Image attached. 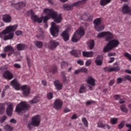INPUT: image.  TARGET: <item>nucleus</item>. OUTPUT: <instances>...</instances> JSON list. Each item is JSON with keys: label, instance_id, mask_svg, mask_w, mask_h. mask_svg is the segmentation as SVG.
<instances>
[{"label": "nucleus", "instance_id": "5fc2aeb1", "mask_svg": "<svg viewBox=\"0 0 131 131\" xmlns=\"http://www.w3.org/2000/svg\"><path fill=\"white\" fill-rule=\"evenodd\" d=\"M22 33H23V32L21 30H17L15 31V34L17 35V36H19V35H22Z\"/></svg>", "mask_w": 131, "mask_h": 131}, {"label": "nucleus", "instance_id": "a878e982", "mask_svg": "<svg viewBox=\"0 0 131 131\" xmlns=\"http://www.w3.org/2000/svg\"><path fill=\"white\" fill-rule=\"evenodd\" d=\"M95 63L97 66H101L103 64V57L98 55L95 60Z\"/></svg>", "mask_w": 131, "mask_h": 131}, {"label": "nucleus", "instance_id": "1a4fd4ad", "mask_svg": "<svg viewBox=\"0 0 131 131\" xmlns=\"http://www.w3.org/2000/svg\"><path fill=\"white\" fill-rule=\"evenodd\" d=\"M50 32L53 36L56 37L59 33V28L56 26V24L54 22L51 23V28Z\"/></svg>", "mask_w": 131, "mask_h": 131}, {"label": "nucleus", "instance_id": "a19ab883", "mask_svg": "<svg viewBox=\"0 0 131 131\" xmlns=\"http://www.w3.org/2000/svg\"><path fill=\"white\" fill-rule=\"evenodd\" d=\"M5 112V104L0 103V114H3Z\"/></svg>", "mask_w": 131, "mask_h": 131}, {"label": "nucleus", "instance_id": "a18cd8bd", "mask_svg": "<svg viewBox=\"0 0 131 131\" xmlns=\"http://www.w3.org/2000/svg\"><path fill=\"white\" fill-rule=\"evenodd\" d=\"M4 129L6 131H12V130H13V127H12L11 126H10L9 125H6L4 127Z\"/></svg>", "mask_w": 131, "mask_h": 131}, {"label": "nucleus", "instance_id": "79ce46f5", "mask_svg": "<svg viewBox=\"0 0 131 131\" xmlns=\"http://www.w3.org/2000/svg\"><path fill=\"white\" fill-rule=\"evenodd\" d=\"M82 122H83V123L85 127H89V122H88V120H86V118H83L82 119Z\"/></svg>", "mask_w": 131, "mask_h": 131}, {"label": "nucleus", "instance_id": "9d476101", "mask_svg": "<svg viewBox=\"0 0 131 131\" xmlns=\"http://www.w3.org/2000/svg\"><path fill=\"white\" fill-rule=\"evenodd\" d=\"M13 105V103L8 102L7 103L6 113L8 116H12L13 114V110L14 109Z\"/></svg>", "mask_w": 131, "mask_h": 131}, {"label": "nucleus", "instance_id": "680f3d73", "mask_svg": "<svg viewBox=\"0 0 131 131\" xmlns=\"http://www.w3.org/2000/svg\"><path fill=\"white\" fill-rule=\"evenodd\" d=\"M114 98L115 100H120L121 97L119 95H115L114 96Z\"/></svg>", "mask_w": 131, "mask_h": 131}, {"label": "nucleus", "instance_id": "39448f33", "mask_svg": "<svg viewBox=\"0 0 131 131\" xmlns=\"http://www.w3.org/2000/svg\"><path fill=\"white\" fill-rule=\"evenodd\" d=\"M40 124V116L39 115L34 116L32 118L31 123L28 124V127L30 130L32 129L33 126H39Z\"/></svg>", "mask_w": 131, "mask_h": 131}, {"label": "nucleus", "instance_id": "052dcab7", "mask_svg": "<svg viewBox=\"0 0 131 131\" xmlns=\"http://www.w3.org/2000/svg\"><path fill=\"white\" fill-rule=\"evenodd\" d=\"M8 69V66H4L0 68V70H2V71H5Z\"/></svg>", "mask_w": 131, "mask_h": 131}, {"label": "nucleus", "instance_id": "cd10ccee", "mask_svg": "<svg viewBox=\"0 0 131 131\" xmlns=\"http://www.w3.org/2000/svg\"><path fill=\"white\" fill-rule=\"evenodd\" d=\"M73 7H76L73 5V3L72 5H68L66 4L62 6V8L65 10V11H71L73 9Z\"/></svg>", "mask_w": 131, "mask_h": 131}, {"label": "nucleus", "instance_id": "e433bc0d", "mask_svg": "<svg viewBox=\"0 0 131 131\" xmlns=\"http://www.w3.org/2000/svg\"><path fill=\"white\" fill-rule=\"evenodd\" d=\"M44 14H46V15H47V16H45L44 17H42L43 19V23H47V22H48V20H49V19H50V18H52L51 16L49 15V13H47L46 12H45V9H43V11Z\"/></svg>", "mask_w": 131, "mask_h": 131}, {"label": "nucleus", "instance_id": "5701e85b", "mask_svg": "<svg viewBox=\"0 0 131 131\" xmlns=\"http://www.w3.org/2000/svg\"><path fill=\"white\" fill-rule=\"evenodd\" d=\"M28 48V46L24 43H18L16 45L17 51H25Z\"/></svg>", "mask_w": 131, "mask_h": 131}, {"label": "nucleus", "instance_id": "4468645a", "mask_svg": "<svg viewBox=\"0 0 131 131\" xmlns=\"http://www.w3.org/2000/svg\"><path fill=\"white\" fill-rule=\"evenodd\" d=\"M63 106V102L60 99L55 100L54 103V108L56 110H60Z\"/></svg>", "mask_w": 131, "mask_h": 131}, {"label": "nucleus", "instance_id": "4d7b16f0", "mask_svg": "<svg viewBox=\"0 0 131 131\" xmlns=\"http://www.w3.org/2000/svg\"><path fill=\"white\" fill-rule=\"evenodd\" d=\"M77 64H78L79 65H80V66H82L84 65V62L83 61V60H78L77 61Z\"/></svg>", "mask_w": 131, "mask_h": 131}, {"label": "nucleus", "instance_id": "c9c22d12", "mask_svg": "<svg viewBox=\"0 0 131 131\" xmlns=\"http://www.w3.org/2000/svg\"><path fill=\"white\" fill-rule=\"evenodd\" d=\"M86 1L88 0L79 1L75 3H73V6L79 7V6H81V5L85 4V2H86Z\"/></svg>", "mask_w": 131, "mask_h": 131}, {"label": "nucleus", "instance_id": "9b49d317", "mask_svg": "<svg viewBox=\"0 0 131 131\" xmlns=\"http://www.w3.org/2000/svg\"><path fill=\"white\" fill-rule=\"evenodd\" d=\"M59 43H60L59 42L52 39L48 43V47L50 50H55V49L59 46Z\"/></svg>", "mask_w": 131, "mask_h": 131}, {"label": "nucleus", "instance_id": "393cba45", "mask_svg": "<svg viewBox=\"0 0 131 131\" xmlns=\"http://www.w3.org/2000/svg\"><path fill=\"white\" fill-rule=\"evenodd\" d=\"M82 55L85 58H92L94 56V52L93 51H83Z\"/></svg>", "mask_w": 131, "mask_h": 131}, {"label": "nucleus", "instance_id": "864d4df0", "mask_svg": "<svg viewBox=\"0 0 131 131\" xmlns=\"http://www.w3.org/2000/svg\"><path fill=\"white\" fill-rule=\"evenodd\" d=\"M105 125H104L102 122H98L97 123V126L98 127H101L102 128H104V126Z\"/></svg>", "mask_w": 131, "mask_h": 131}, {"label": "nucleus", "instance_id": "4be33fe9", "mask_svg": "<svg viewBox=\"0 0 131 131\" xmlns=\"http://www.w3.org/2000/svg\"><path fill=\"white\" fill-rule=\"evenodd\" d=\"M54 85L57 91H61L63 89V84L60 83L59 80H55L54 82Z\"/></svg>", "mask_w": 131, "mask_h": 131}, {"label": "nucleus", "instance_id": "4c0bfd02", "mask_svg": "<svg viewBox=\"0 0 131 131\" xmlns=\"http://www.w3.org/2000/svg\"><path fill=\"white\" fill-rule=\"evenodd\" d=\"M39 102V99H38V97L36 96L32 100H30L29 103L30 104H36Z\"/></svg>", "mask_w": 131, "mask_h": 131}, {"label": "nucleus", "instance_id": "09e8293b", "mask_svg": "<svg viewBox=\"0 0 131 131\" xmlns=\"http://www.w3.org/2000/svg\"><path fill=\"white\" fill-rule=\"evenodd\" d=\"M47 98L48 100H52V98H53V93L50 92L47 94Z\"/></svg>", "mask_w": 131, "mask_h": 131}, {"label": "nucleus", "instance_id": "bb28decb", "mask_svg": "<svg viewBox=\"0 0 131 131\" xmlns=\"http://www.w3.org/2000/svg\"><path fill=\"white\" fill-rule=\"evenodd\" d=\"M61 36H62L64 41H68V40H69V33H68V31L67 30L63 31Z\"/></svg>", "mask_w": 131, "mask_h": 131}, {"label": "nucleus", "instance_id": "72a5a7b5", "mask_svg": "<svg viewBox=\"0 0 131 131\" xmlns=\"http://www.w3.org/2000/svg\"><path fill=\"white\" fill-rule=\"evenodd\" d=\"M14 37V33L11 32L8 35H5L4 36V40H8V39H12Z\"/></svg>", "mask_w": 131, "mask_h": 131}, {"label": "nucleus", "instance_id": "338daca9", "mask_svg": "<svg viewBox=\"0 0 131 131\" xmlns=\"http://www.w3.org/2000/svg\"><path fill=\"white\" fill-rule=\"evenodd\" d=\"M0 57L3 58V59H5V58L7 57V54L6 53L0 54Z\"/></svg>", "mask_w": 131, "mask_h": 131}, {"label": "nucleus", "instance_id": "69168bd1", "mask_svg": "<svg viewBox=\"0 0 131 131\" xmlns=\"http://www.w3.org/2000/svg\"><path fill=\"white\" fill-rule=\"evenodd\" d=\"M70 111H71V110H70V109H69V108L66 107L64 111L63 112L64 113H68V112H70Z\"/></svg>", "mask_w": 131, "mask_h": 131}, {"label": "nucleus", "instance_id": "c03bdc74", "mask_svg": "<svg viewBox=\"0 0 131 131\" xmlns=\"http://www.w3.org/2000/svg\"><path fill=\"white\" fill-rule=\"evenodd\" d=\"M118 122V119L117 118H112L111 119V123L112 124H116Z\"/></svg>", "mask_w": 131, "mask_h": 131}, {"label": "nucleus", "instance_id": "473e14b6", "mask_svg": "<svg viewBox=\"0 0 131 131\" xmlns=\"http://www.w3.org/2000/svg\"><path fill=\"white\" fill-rule=\"evenodd\" d=\"M111 3V0H100V5L102 6V7H105V6H107L108 4H110Z\"/></svg>", "mask_w": 131, "mask_h": 131}, {"label": "nucleus", "instance_id": "aec40b11", "mask_svg": "<svg viewBox=\"0 0 131 131\" xmlns=\"http://www.w3.org/2000/svg\"><path fill=\"white\" fill-rule=\"evenodd\" d=\"M86 82L88 84H90L92 86L96 85V80L92 76H89L86 80Z\"/></svg>", "mask_w": 131, "mask_h": 131}, {"label": "nucleus", "instance_id": "f3484780", "mask_svg": "<svg viewBox=\"0 0 131 131\" xmlns=\"http://www.w3.org/2000/svg\"><path fill=\"white\" fill-rule=\"evenodd\" d=\"M114 38V34L111 33L110 31H106L105 32V41H110L112 40Z\"/></svg>", "mask_w": 131, "mask_h": 131}, {"label": "nucleus", "instance_id": "8fccbe9b", "mask_svg": "<svg viewBox=\"0 0 131 131\" xmlns=\"http://www.w3.org/2000/svg\"><path fill=\"white\" fill-rule=\"evenodd\" d=\"M6 119H7V116H4L1 118L0 122L1 123H4V122H5V121H6Z\"/></svg>", "mask_w": 131, "mask_h": 131}, {"label": "nucleus", "instance_id": "13d9d810", "mask_svg": "<svg viewBox=\"0 0 131 131\" xmlns=\"http://www.w3.org/2000/svg\"><path fill=\"white\" fill-rule=\"evenodd\" d=\"M27 60L28 62V65L29 66V67H31V59H30V58H29L28 57H27Z\"/></svg>", "mask_w": 131, "mask_h": 131}, {"label": "nucleus", "instance_id": "58836bf2", "mask_svg": "<svg viewBox=\"0 0 131 131\" xmlns=\"http://www.w3.org/2000/svg\"><path fill=\"white\" fill-rule=\"evenodd\" d=\"M34 45L38 48V49H41L43 43L40 41H36L34 42Z\"/></svg>", "mask_w": 131, "mask_h": 131}, {"label": "nucleus", "instance_id": "49530a36", "mask_svg": "<svg viewBox=\"0 0 131 131\" xmlns=\"http://www.w3.org/2000/svg\"><path fill=\"white\" fill-rule=\"evenodd\" d=\"M124 57L127 58L129 61H131V55L127 52H125L123 54Z\"/></svg>", "mask_w": 131, "mask_h": 131}, {"label": "nucleus", "instance_id": "ddd939ff", "mask_svg": "<svg viewBox=\"0 0 131 131\" xmlns=\"http://www.w3.org/2000/svg\"><path fill=\"white\" fill-rule=\"evenodd\" d=\"M126 80H128L131 82V76L127 75L126 76H124L123 78L119 77L117 79V84H119L121 83L122 81H126Z\"/></svg>", "mask_w": 131, "mask_h": 131}, {"label": "nucleus", "instance_id": "2f4dec72", "mask_svg": "<svg viewBox=\"0 0 131 131\" xmlns=\"http://www.w3.org/2000/svg\"><path fill=\"white\" fill-rule=\"evenodd\" d=\"M85 17H86V16L83 15L80 17V20H84V21H89V22L93 21V15H90L89 17H88L87 19H84Z\"/></svg>", "mask_w": 131, "mask_h": 131}, {"label": "nucleus", "instance_id": "bf43d9fd", "mask_svg": "<svg viewBox=\"0 0 131 131\" xmlns=\"http://www.w3.org/2000/svg\"><path fill=\"white\" fill-rule=\"evenodd\" d=\"M107 56H108V57H114V56H116V54H115L114 53H112V52H109L107 54Z\"/></svg>", "mask_w": 131, "mask_h": 131}, {"label": "nucleus", "instance_id": "7c9ffc66", "mask_svg": "<svg viewBox=\"0 0 131 131\" xmlns=\"http://www.w3.org/2000/svg\"><path fill=\"white\" fill-rule=\"evenodd\" d=\"M87 45L90 50H93L95 47V41L94 40H90L88 41Z\"/></svg>", "mask_w": 131, "mask_h": 131}, {"label": "nucleus", "instance_id": "b1692460", "mask_svg": "<svg viewBox=\"0 0 131 131\" xmlns=\"http://www.w3.org/2000/svg\"><path fill=\"white\" fill-rule=\"evenodd\" d=\"M70 54L76 58H79L81 55L80 50H74L70 52Z\"/></svg>", "mask_w": 131, "mask_h": 131}, {"label": "nucleus", "instance_id": "7ed1b4c3", "mask_svg": "<svg viewBox=\"0 0 131 131\" xmlns=\"http://www.w3.org/2000/svg\"><path fill=\"white\" fill-rule=\"evenodd\" d=\"M85 33L84 29L82 27H80L73 35L72 38V41L73 42H77L84 35Z\"/></svg>", "mask_w": 131, "mask_h": 131}, {"label": "nucleus", "instance_id": "f03ea898", "mask_svg": "<svg viewBox=\"0 0 131 131\" xmlns=\"http://www.w3.org/2000/svg\"><path fill=\"white\" fill-rule=\"evenodd\" d=\"M119 45V41H118V40L115 39H112L111 41H108V43L103 48V52L104 53H108V52H110L113 49L117 48Z\"/></svg>", "mask_w": 131, "mask_h": 131}, {"label": "nucleus", "instance_id": "de8ad7c7", "mask_svg": "<svg viewBox=\"0 0 131 131\" xmlns=\"http://www.w3.org/2000/svg\"><path fill=\"white\" fill-rule=\"evenodd\" d=\"M106 32H102L101 33H99L97 35V37L101 38V37H104V36L105 37Z\"/></svg>", "mask_w": 131, "mask_h": 131}, {"label": "nucleus", "instance_id": "6ab92c4d", "mask_svg": "<svg viewBox=\"0 0 131 131\" xmlns=\"http://www.w3.org/2000/svg\"><path fill=\"white\" fill-rule=\"evenodd\" d=\"M10 84L14 88V89L17 90V91L20 89V83L18 82L16 79H14L11 81Z\"/></svg>", "mask_w": 131, "mask_h": 131}, {"label": "nucleus", "instance_id": "412c9836", "mask_svg": "<svg viewBox=\"0 0 131 131\" xmlns=\"http://www.w3.org/2000/svg\"><path fill=\"white\" fill-rule=\"evenodd\" d=\"M88 85L86 84H82L79 88V94H83L88 92Z\"/></svg>", "mask_w": 131, "mask_h": 131}, {"label": "nucleus", "instance_id": "0e129e2a", "mask_svg": "<svg viewBox=\"0 0 131 131\" xmlns=\"http://www.w3.org/2000/svg\"><path fill=\"white\" fill-rule=\"evenodd\" d=\"M115 83V81L114 80V79H113L110 81V82L108 83V85L110 86H112V85L114 84Z\"/></svg>", "mask_w": 131, "mask_h": 131}, {"label": "nucleus", "instance_id": "f257e3e1", "mask_svg": "<svg viewBox=\"0 0 131 131\" xmlns=\"http://www.w3.org/2000/svg\"><path fill=\"white\" fill-rule=\"evenodd\" d=\"M44 12L48 13V15L51 16V18L53 19L56 23H61V21H62V15L61 14L58 15L57 12H55L54 10L45 8L44 9Z\"/></svg>", "mask_w": 131, "mask_h": 131}, {"label": "nucleus", "instance_id": "f704fd0d", "mask_svg": "<svg viewBox=\"0 0 131 131\" xmlns=\"http://www.w3.org/2000/svg\"><path fill=\"white\" fill-rule=\"evenodd\" d=\"M4 52L6 53H7V52H12V53H14V48H13V47L10 46H6L4 48Z\"/></svg>", "mask_w": 131, "mask_h": 131}, {"label": "nucleus", "instance_id": "dca6fc26", "mask_svg": "<svg viewBox=\"0 0 131 131\" xmlns=\"http://www.w3.org/2000/svg\"><path fill=\"white\" fill-rule=\"evenodd\" d=\"M3 77L5 78V79H8V80H11V79H13L14 76L13 74L10 72V71H6L4 72L3 74Z\"/></svg>", "mask_w": 131, "mask_h": 131}, {"label": "nucleus", "instance_id": "f8f14e48", "mask_svg": "<svg viewBox=\"0 0 131 131\" xmlns=\"http://www.w3.org/2000/svg\"><path fill=\"white\" fill-rule=\"evenodd\" d=\"M20 88L23 91L24 96L27 97L30 95V87L27 85H22Z\"/></svg>", "mask_w": 131, "mask_h": 131}, {"label": "nucleus", "instance_id": "6e6d98bb", "mask_svg": "<svg viewBox=\"0 0 131 131\" xmlns=\"http://www.w3.org/2000/svg\"><path fill=\"white\" fill-rule=\"evenodd\" d=\"M92 64V59H88L85 62V66L89 67Z\"/></svg>", "mask_w": 131, "mask_h": 131}, {"label": "nucleus", "instance_id": "e2e57ef3", "mask_svg": "<svg viewBox=\"0 0 131 131\" xmlns=\"http://www.w3.org/2000/svg\"><path fill=\"white\" fill-rule=\"evenodd\" d=\"M14 67H15V68L20 69V68H21V65H20L19 63H15L14 64Z\"/></svg>", "mask_w": 131, "mask_h": 131}, {"label": "nucleus", "instance_id": "3c124183", "mask_svg": "<svg viewBox=\"0 0 131 131\" xmlns=\"http://www.w3.org/2000/svg\"><path fill=\"white\" fill-rule=\"evenodd\" d=\"M123 126H124V122L122 121L119 125L118 128L119 129H121V128H123Z\"/></svg>", "mask_w": 131, "mask_h": 131}, {"label": "nucleus", "instance_id": "6e6552de", "mask_svg": "<svg viewBox=\"0 0 131 131\" xmlns=\"http://www.w3.org/2000/svg\"><path fill=\"white\" fill-rule=\"evenodd\" d=\"M17 28L18 25L8 26L4 30L0 33V35H3V34H8V33H10V32H14V31H15Z\"/></svg>", "mask_w": 131, "mask_h": 131}, {"label": "nucleus", "instance_id": "37998d69", "mask_svg": "<svg viewBox=\"0 0 131 131\" xmlns=\"http://www.w3.org/2000/svg\"><path fill=\"white\" fill-rule=\"evenodd\" d=\"M68 65H69V64L65 61L61 62V69H63V68H65V67H68Z\"/></svg>", "mask_w": 131, "mask_h": 131}, {"label": "nucleus", "instance_id": "c756f323", "mask_svg": "<svg viewBox=\"0 0 131 131\" xmlns=\"http://www.w3.org/2000/svg\"><path fill=\"white\" fill-rule=\"evenodd\" d=\"M48 72H51L52 74H56L58 72V67L56 66H53L49 69Z\"/></svg>", "mask_w": 131, "mask_h": 131}, {"label": "nucleus", "instance_id": "423d86ee", "mask_svg": "<svg viewBox=\"0 0 131 131\" xmlns=\"http://www.w3.org/2000/svg\"><path fill=\"white\" fill-rule=\"evenodd\" d=\"M27 16H29V15H31V19L34 22H37V23H41L42 22L43 17H38V16L35 15L34 14V12H33V10H30L27 12Z\"/></svg>", "mask_w": 131, "mask_h": 131}, {"label": "nucleus", "instance_id": "774afa93", "mask_svg": "<svg viewBox=\"0 0 131 131\" xmlns=\"http://www.w3.org/2000/svg\"><path fill=\"white\" fill-rule=\"evenodd\" d=\"M126 127H129V129L127 130V131H131V124H127L126 125Z\"/></svg>", "mask_w": 131, "mask_h": 131}, {"label": "nucleus", "instance_id": "a211bd4d", "mask_svg": "<svg viewBox=\"0 0 131 131\" xmlns=\"http://www.w3.org/2000/svg\"><path fill=\"white\" fill-rule=\"evenodd\" d=\"M11 6H14L15 9L16 10H22L23 8H25L26 6V3L21 2L18 3H16L15 4H11Z\"/></svg>", "mask_w": 131, "mask_h": 131}, {"label": "nucleus", "instance_id": "603ef678", "mask_svg": "<svg viewBox=\"0 0 131 131\" xmlns=\"http://www.w3.org/2000/svg\"><path fill=\"white\" fill-rule=\"evenodd\" d=\"M80 72H82L83 73H86L88 72V69L85 68H81L80 69Z\"/></svg>", "mask_w": 131, "mask_h": 131}, {"label": "nucleus", "instance_id": "2eb2a0df", "mask_svg": "<svg viewBox=\"0 0 131 131\" xmlns=\"http://www.w3.org/2000/svg\"><path fill=\"white\" fill-rule=\"evenodd\" d=\"M116 65V63H114V67L112 68H105L104 70L105 71H107L108 72H117L118 71H119L120 70V67L118 66H115Z\"/></svg>", "mask_w": 131, "mask_h": 131}, {"label": "nucleus", "instance_id": "ea45409f", "mask_svg": "<svg viewBox=\"0 0 131 131\" xmlns=\"http://www.w3.org/2000/svg\"><path fill=\"white\" fill-rule=\"evenodd\" d=\"M120 110L122 112H123L124 113H127L128 112V109H127V107L125 106V105H122L120 106Z\"/></svg>", "mask_w": 131, "mask_h": 131}, {"label": "nucleus", "instance_id": "0eeeda50", "mask_svg": "<svg viewBox=\"0 0 131 131\" xmlns=\"http://www.w3.org/2000/svg\"><path fill=\"white\" fill-rule=\"evenodd\" d=\"M101 20L102 18H97L94 20V28L97 31H102V30H104L105 28V26L103 25L100 26L102 22Z\"/></svg>", "mask_w": 131, "mask_h": 131}, {"label": "nucleus", "instance_id": "20e7f679", "mask_svg": "<svg viewBox=\"0 0 131 131\" xmlns=\"http://www.w3.org/2000/svg\"><path fill=\"white\" fill-rule=\"evenodd\" d=\"M30 107V105L27 104V102L25 101H21L16 106L15 112H17V113L20 114L22 113L23 111H25V110H28Z\"/></svg>", "mask_w": 131, "mask_h": 131}, {"label": "nucleus", "instance_id": "c85d7f7f", "mask_svg": "<svg viewBox=\"0 0 131 131\" xmlns=\"http://www.w3.org/2000/svg\"><path fill=\"white\" fill-rule=\"evenodd\" d=\"M3 20L5 23H10L12 20V17L10 15L6 14L3 16Z\"/></svg>", "mask_w": 131, "mask_h": 131}]
</instances>
